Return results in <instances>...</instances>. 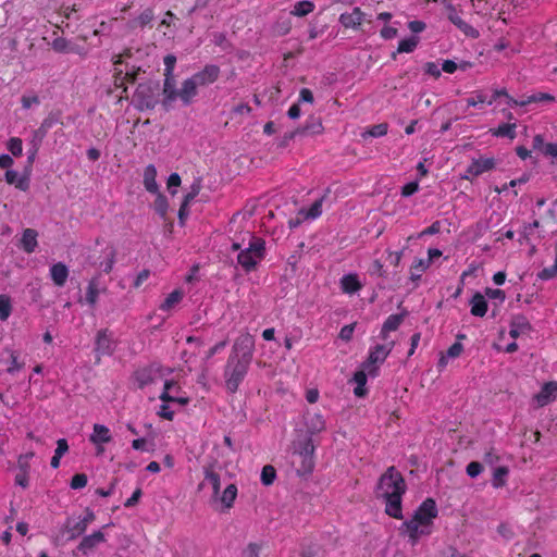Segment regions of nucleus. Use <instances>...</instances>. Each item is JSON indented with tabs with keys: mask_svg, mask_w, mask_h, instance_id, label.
I'll return each instance as SVG.
<instances>
[{
	"mask_svg": "<svg viewBox=\"0 0 557 557\" xmlns=\"http://www.w3.org/2000/svg\"><path fill=\"white\" fill-rule=\"evenodd\" d=\"M220 67L215 64H207L201 71L186 78L180 89H176V99H180L183 106H190L198 95V87H205L213 84L220 76Z\"/></svg>",
	"mask_w": 557,
	"mask_h": 557,
	"instance_id": "nucleus-1",
	"label": "nucleus"
},
{
	"mask_svg": "<svg viewBox=\"0 0 557 557\" xmlns=\"http://www.w3.org/2000/svg\"><path fill=\"white\" fill-rule=\"evenodd\" d=\"M251 363L240 361L234 357H228L224 367L223 376L225 379V387L228 393L235 394L240 383L246 377Z\"/></svg>",
	"mask_w": 557,
	"mask_h": 557,
	"instance_id": "nucleus-2",
	"label": "nucleus"
},
{
	"mask_svg": "<svg viewBox=\"0 0 557 557\" xmlns=\"http://www.w3.org/2000/svg\"><path fill=\"white\" fill-rule=\"evenodd\" d=\"M133 102L140 111L152 110L159 102V83L150 81L138 84Z\"/></svg>",
	"mask_w": 557,
	"mask_h": 557,
	"instance_id": "nucleus-3",
	"label": "nucleus"
},
{
	"mask_svg": "<svg viewBox=\"0 0 557 557\" xmlns=\"http://www.w3.org/2000/svg\"><path fill=\"white\" fill-rule=\"evenodd\" d=\"M314 444L311 437L301 443V449L293 455V466L298 475L304 476L313 471L314 468Z\"/></svg>",
	"mask_w": 557,
	"mask_h": 557,
	"instance_id": "nucleus-4",
	"label": "nucleus"
},
{
	"mask_svg": "<svg viewBox=\"0 0 557 557\" xmlns=\"http://www.w3.org/2000/svg\"><path fill=\"white\" fill-rule=\"evenodd\" d=\"M164 63V82H163V100L162 106L165 110H170L172 103L176 100V83L174 78V67L176 64V57L174 54H166L163 59Z\"/></svg>",
	"mask_w": 557,
	"mask_h": 557,
	"instance_id": "nucleus-5",
	"label": "nucleus"
},
{
	"mask_svg": "<svg viewBox=\"0 0 557 557\" xmlns=\"http://www.w3.org/2000/svg\"><path fill=\"white\" fill-rule=\"evenodd\" d=\"M406 488L404 476L394 466L388 467L377 482V491L381 492V497H386V494L394 492L405 493Z\"/></svg>",
	"mask_w": 557,
	"mask_h": 557,
	"instance_id": "nucleus-6",
	"label": "nucleus"
},
{
	"mask_svg": "<svg viewBox=\"0 0 557 557\" xmlns=\"http://www.w3.org/2000/svg\"><path fill=\"white\" fill-rule=\"evenodd\" d=\"M393 346V342L389 344H377L370 350L367 360L362 363V368L367 370L370 376L377 375V366L385 361Z\"/></svg>",
	"mask_w": 557,
	"mask_h": 557,
	"instance_id": "nucleus-7",
	"label": "nucleus"
},
{
	"mask_svg": "<svg viewBox=\"0 0 557 557\" xmlns=\"http://www.w3.org/2000/svg\"><path fill=\"white\" fill-rule=\"evenodd\" d=\"M255 351V339L249 333L240 334L234 342L228 357L251 363Z\"/></svg>",
	"mask_w": 557,
	"mask_h": 557,
	"instance_id": "nucleus-8",
	"label": "nucleus"
},
{
	"mask_svg": "<svg viewBox=\"0 0 557 557\" xmlns=\"http://www.w3.org/2000/svg\"><path fill=\"white\" fill-rule=\"evenodd\" d=\"M438 510L436 503L433 498H426L421 505L414 510L412 519L421 524L431 529L433 520L437 517Z\"/></svg>",
	"mask_w": 557,
	"mask_h": 557,
	"instance_id": "nucleus-9",
	"label": "nucleus"
},
{
	"mask_svg": "<svg viewBox=\"0 0 557 557\" xmlns=\"http://www.w3.org/2000/svg\"><path fill=\"white\" fill-rule=\"evenodd\" d=\"M161 376L162 367L157 362H152L148 366L137 369L133 374V377L137 383L138 388L140 389L154 383L156 380H158Z\"/></svg>",
	"mask_w": 557,
	"mask_h": 557,
	"instance_id": "nucleus-10",
	"label": "nucleus"
},
{
	"mask_svg": "<svg viewBox=\"0 0 557 557\" xmlns=\"http://www.w3.org/2000/svg\"><path fill=\"white\" fill-rule=\"evenodd\" d=\"M443 5L446 10L447 18L459 29L461 30L466 36L470 38H478L480 36V33L478 29L472 27L470 24L466 23L459 15V11L457 8L451 3L450 0H443Z\"/></svg>",
	"mask_w": 557,
	"mask_h": 557,
	"instance_id": "nucleus-11",
	"label": "nucleus"
},
{
	"mask_svg": "<svg viewBox=\"0 0 557 557\" xmlns=\"http://www.w3.org/2000/svg\"><path fill=\"white\" fill-rule=\"evenodd\" d=\"M115 345L112 339V333L108 329L98 331L95 341V352L97 354V362L101 356H111L114 352Z\"/></svg>",
	"mask_w": 557,
	"mask_h": 557,
	"instance_id": "nucleus-12",
	"label": "nucleus"
},
{
	"mask_svg": "<svg viewBox=\"0 0 557 557\" xmlns=\"http://www.w3.org/2000/svg\"><path fill=\"white\" fill-rule=\"evenodd\" d=\"M400 534L407 535L411 545H416L421 536L430 535L431 529L421 527L420 523L412 518L403 522L399 528Z\"/></svg>",
	"mask_w": 557,
	"mask_h": 557,
	"instance_id": "nucleus-13",
	"label": "nucleus"
},
{
	"mask_svg": "<svg viewBox=\"0 0 557 557\" xmlns=\"http://www.w3.org/2000/svg\"><path fill=\"white\" fill-rule=\"evenodd\" d=\"M405 493L394 492L383 497L385 500V512L392 518L403 519L401 498Z\"/></svg>",
	"mask_w": 557,
	"mask_h": 557,
	"instance_id": "nucleus-14",
	"label": "nucleus"
},
{
	"mask_svg": "<svg viewBox=\"0 0 557 557\" xmlns=\"http://www.w3.org/2000/svg\"><path fill=\"white\" fill-rule=\"evenodd\" d=\"M106 541L104 533L99 531H95L90 535H86L82 539L81 543L77 546V550L83 555H88L92 552L99 544Z\"/></svg>",
	"mask_w": 557,
	"mask_h": 557,
	"instance_id": "nucleus-15",
	"label": "nucleus"
},
{
	"mask_svg": "<svg viewBox=\"0 0 557 557\" xmlns=\"http://www.w3.org/2000/svg\"><path fill=\"white\" fill-rule=\"evenodd\" d=\"M29 176L30 170L27 169H24V173L21 176H18V173L14 170H7L4 174L5 182L10 185H14L22 191H26L29 188Z\"/></svg>",
	"mask_w": 557,
	"mask_h": 557,
	"instance_id": "nucleus-16",
	"label": "nucleus"
},
{
	"mask_svg": "<svg viewBox=\"0 0 557 557\" xmlns=\"http://www.w3.org/2000/svg\"><path fill=\"white\" fill-rule=\"evenodd\" d=\"M557 395V382H546L541 391L535 395V400L540 406H545L553 401Z\"/></svg>",
	"mask_w": 557,
	"mask_h": 557,
	"instance_id": "nucleus-17",
	"label": "nucleus"
},
{
	"mask_svg": "<svg viewBox=\"0 0 557 557\" xmlns=\"http://www.w3.org/2000/svg\"><path fill=\"white\" fill-rule=\"evenodd\" d=\"M407 315L408 311L406 309H404L400 313L388 315L382 325L381 337L386 339L387 333L396 331Z\"/></svg>",
	"mask_w": 557,
	"mask_h": 557,
	"instance_id": "nucleus-18",
	"label": "nucleus"
},
{
	"mask_svg": "<svg viewBox=\"0 0 557 557\" xmlns=\"http://www.w3.org/2000/svg\"><path fill=\"white\" fill-rule=\"evenodd\" d=\"M531 330L532 326L524 315L517 314L512 317L509 331V335L512 338H517L520 334H524L527 332H530Z\"/></svg>",
	"mask_w": 557,
	"mask_h": 557,
	"instance_id": "nucleus-19",
	"label": "nucleus"
},
{
	"mask_svg": "<svg viewBox=\"0 0 557 557\" xmlns=\"http://www.w3.org/2000/svg\"><path fill=\"white\" fill-rule=\"evenodd\" d=\"M364 13L360 8H355L351 13H343L339 16L341 24L346 28H358L363 20Z\"/></svg>",
	"mask_w": 557,
	"mask_h": 557,
	"instance_id": "nucleus-20",
	"label": "nucleus"
},
{
	"mask_svg": "<svg viewBox=\"0 0 557 557\" xmlns=\"http://www.w3.org/2000/svg\"><path fill=\"white\" fill-rule=\"evenodd\" d=\"M50 275L54 285L62 287L66 283L69 269L64 263L58 262L50 268Z\"/></svg>",
	"mask_w": 557,
	"mask_h": 557,
	"instance_id": "nucleus-21",
	"label": "nucleus"
},
{
	"mask_svg": "<svg viewBox=\"0 0 557 557\" xmlns=\"http://www.w3.org/2000/svg\"><path fill=\"white\" fill-rule=\"evenodd\" d=\"M262 259L257 258L255 253H251L246 248L240 250L237 256V262L246 272L253 271L259 261Z\"/></svg>",
	"mask_w": 557,
	"mask_h": 557,
	"instance_id": "nucleus-22",
	"label": "nucleus"
},
{
	"mask_svg": "<svg viewBox=\"0 0 557 557\" xmlns=\"http://www.w3.org/2000/svg\"><path fill=\"white\" fill-rule=\"evenodd\" d=\"M470 306H471V314L474 315V317H484L487 312V301L485 299V297L476 292L471 300H470Z\"/></svg>",
	"mask_w": 557,
	"mask_h": 557,
	"instance_id": "nucleus-23",
	"label": "nucleus"
},
{
	"mask_svg": "<svg viewBox=\"0 0 557 557\" xmlns=\"http://www.w3.org/2000/svg\"><path fill=\"white\" fill-rule=\"evenodd\" d=\"M306 426L308 433L314 435L325 429V421L320 413H308L306 417Z\"/></svg>",
	"mask_w": 557,
	"mask_h": 557,
	"instance_id": "nucleus-24",
	"label": "nucleus"
},
{
	"mask_svg": "<svg viewBox=\"0 0 557 557\" xmlns=\"http://www.w3.org/2000/svg\"><path fill=\"white\" fill-rule=\"evenodd\" d=\"M157 169L153 164H148L144 170V186L149 193H158L159 185L156 181Z\"/></svg>",
	"mask_w": 557,
	"mask_h": 557,
	"instance_id": "nucleus-25",
	"label": "nucleus"
},
{
	"mask_svg": "<svg viewBox=\"0 0 557 557\" xmlns=\"http://www.w3.org/2000/svg\"><path fill=\"white\" fill-rule=\"evenodd\" d=\"M38 233L34 228H25L22 235L21 245L25 252L32 253L35 251L38 243H37Z\"/></svg>",
	"mask_w": 557,
	"mask_h": 557,
	"instance_id": "nucleus-26",
	"label": "nucleus"
},
{
	"mask_svg": "<svg viewBox=\"0 0 557 557\" xmlns=\"http://www.w3.org/2000/svg\"><path fill=\"white\" fill-rule=\"evenodd\" d=\"M65 530L70 534V540H74L85 533L87 525L79 518H67L65 522Z\"/></svg>",
	"mask_w": 557,
	"mask_h": 557,
	"instance_id": "nucleus-27",
	"label": "nucleus"
},
{
	"mask_svg": "<svg viewBox=\"0 0 557 557\" xmlns=\"http://www.w3.org/2000/svg\"><path fill=\"white\" fill-rule=\"evenodd\" d=\"M322 131L323 125L321 119L314 116H311L309 120H307L302 127L297 128L299 136L317 135L322 133Z\"/></svg>",
	"mask_w": 557,
	"mask_h": 557,
	"instance_id": "nucleus-28",
	"label": "nucleus"
},
{
	"mask_svg": "<svg viewBox=\"0 0 557 557\" xmlns=\"http://www.w3.org/2000/svg\"><path fill=\"white\" fill-rule=\"evenodd\" d=\"M154 18V13L151 8L145 9L137 17L128 22V26L132 29L144 28L149 25Z\"/></svg>",
	"mask_w": 557,
	"mask_h": 557,
	"instance_id": "nucleus-29",
	"label": "nucleus"
},
{
	"mask_svg": "<svg viewBox=\"0 0 557 557\" xmlns=\"http://www.w3.org/2000/svg\"><path fill=\"white\" fill-rule=\"evenodd\" d=\"M110 430L103 424H95L89 441L94 444L109 443L111 441Z\"/></svg>",
	"mask_w": 557,
	"mask_h": 557,
	"instance_id": "nucleus-30",
	"label": "nucleus"
},
{
	"mask_svg": "<svg viewBox=\"0 0 557 557\" xmlns=\"http://www.w3.org/2000/svg\"><path fill=\"white\" fill-rule=\"evenodd\" d=\"M205 472V481L200 484V487L203 485L205 482H208L213 490V495L218 496L220 493L221 482H220V475L213 470L212 466H208L203 468Z\"/></svg>",
	"mask_w": 557,
	"mask_h": 557,
	"instance_id": "nucleus-31",
	"label": "nucleus"
},
{
	"mask_svg": "<svg viewBox=\"0 0 557 557\" xmlns=\"http://www.w3.org/2000/svg\"><path fill=\"white\" fill-rule=\"evenodd\" d=\"M472 173L474 175H481L484 172H487L495 166V160L494 158H480V159H473L472 162Z\"/></svg>",
	"mask_w": 557,
	"mask_h": 557,
	"instance_id": "nucleus-32",
	"label": "nucleus"
},
{
	"mask_svg": "<svg viewBox=\"0 0 557 557\" xmlns=\"http://www.w3.org/2000/svg\"><path fill=\"white\" fill-rule=\"evenodd\" d=\"M341 286L343 292L347 294H354L361 288V284L355 274L344 275L341 280Z\"/></svg>",
	"mask_w": 557,
	"mask_h": 557,
	"instance_id": "nucleus-33",
	"label": "nucleus"
},
{
	"mask_svg": "<svg viewBox=\"0 0 557 557\" xmlns=\"http://www.w3.org/2000/svg\"><path fill=\"white\" fill-rule=\"evenodd\" d=\"M367 375L368 372L362 368V370L357 371L354 374V382L357 384V386L354 389V394L357 397H364L367 395V388L364 387L367 384Z\"/></svg>",
	"mask_w": 557,
	"mask_h": 557,
	"instance_id": "nucleus-34",
	"label": "nucleus"
},
{
	"mask_svg": "<svg viewBox=\"0 0 557 557\" xmlns=\"http://www.w3.org/2000/svg\"><path fill=\"white\" fill-rule=\"evenodd\" d=\"M509 469L506 466L497 467L493 471L492 485L499 488L506 485Z\"/></svg>",
	"mask_w": 557,
	"mask_h": 557,
	"instance_id": "nucleus-35",
	"label": "nucleus"
},
{
	"mask_svg": "<svg viewBox=\"0 0 557 557\" xmlns=\"http://www.w3.org/2000/svg\"><path fill=\"white\" fill-rule=\"evenodd\" d=\"M184 293L181 289H175L168 295L164 301L160 305V310L169 311L175 305H177L183 299Z\"/></svg>",
	"mask_w": 557,
	"mask_h": 557,
	"instance_id": "nucleus-36",
	"label": "nucleus"
},
{
	"mask_svg": "<svg viewBox=\"0 0 557 557\" xmlns=\"http://www.w3.org/2000/svg\"><path fill=\"white\" fill-rule=\"evenodd\" d=\"M246 249L255 253L257 258L263 259L265 256V242L260 237H252Z\"/></svg>",
	"mask_w": 557,
	"mask_h": 557,
	"instance_id": "nucleus-37",
	"label": "nucleus"
},
{
	"mask_svg": "<svg viewBox=\"0 0 557 557\" xmlns=\"http://www.w3.org/2000/svg\"><path fill=\"white\" fill-rule=\"evenodd\" d=\"M99 295V280L98 276L92 277L87 286L86 301L90 306H95Z\"/></svg>",
	"mask_w": 557,
	"mask_h": 557,
	"instance_id": "nucleus-38",
	"label": "nucleus"
},
{
	"mask_svg": "<svg viewBox=\"0 0 557 557\" xmlns=\"http://www.w3.org/2000/svg\"><path fill=\"white\" fill-rule=\"evenodd\" d=\"M418 44H419V39L416 36H411L409 38L403 39L398 44L397 53H404V52L410 53L416 49ZM392 57H393V59H395L396 52H394L392 54Z\"/></svg>",
	"mask_w": 557,
	"mask_h": 557,
	"instance_id": "nucleus-39",
	"label": "nucleus"
},
{
	"mask_svg": "<svg viewBox=\"0 0 557 557\" xmlns=\"http://www.w3.org/2000/svg\"><path fill=\"white\" fill-rule=\"evenodd\" d=\"M236 496H237V486L235 484H230L223 491V494L220 499H221L222 504L224 505V507L230 509L233 507Z\"/></svg>",
	"mask_w": 557,
	"mask_h": 557,
	"instance_id": "nucleus-40",
	"label": "nucleus"
},
{
	"mask_svg": "<svg viewBox=\"0 0 557 557\" xmlns=\"http://www.w3.org/2000/svg\"><path fill=\"white\" fill-rule=\"evenodd\" d=\"M430 267V259H418L410 269V278L418 281L421 278L422 273Z\"/></svg>",
	"mask_w": 557,
	"mask_h": 557,
	"instance_id": "nucleus-41",
	"label": "nucleus"
},
{
	"mask_svg": "<svg viewBox=\"0 0 557 557\" xmlns=\"http://www.w3.org/2000/svg\"><path fill=\"white\" fill-rule=\"evenodd\" d=\"M492 134L496 137H507L509 139H513L516 137V124H500L497 128L492 129Z\"/></svg>",
	"mask_w": 557,
	"mask_h": 557,
	"instance_id": "nucleus-42",
	"label": "nucleus"
},
{
	"mask_svg": "<svg viewBox=\"0 0 557 557\" xmlns=\"http://www.w3.org/2000/svg\"><path fill=\"white\" fill-rule=\"evenodd\" d=\"M314 10V4L311 1H298L295 3L294 9L292 10V14L295 16H306Z\"/></svg>",
	"mask_w": 557,
	"mask_h": 557,
	"instance_id": "nucleus-43",
	"label": "nucleus"
},
{
	"mask_svg": "<svg viewBox=\"0 0 557 557\" xmlns=\"http://www.w3.org/2000/svg\"><path fill=\"white\" fill-rule=\"evenodd\" d=\"M157 195L156 197V200H154V203H153V208H154V211L162 218L164 219L165 215H166V212H168V208H169V203H168V199L166 197L161 194L160 191L158 193H154Z\"/></svg>",
	"mask_w": 557,
	"mask_h": 557,
	"instance_id": "nucleus-44",
	"label": "nucleus"
},
{
	"mask_svg": "<svg viewBox=\"0 0 557 557\" xmlns=\"http://www.w3.org/2000/svg\"><path fill=\"white\" fill-rule=\"evenodd\" d=\"M276 478V470L273 466L267 465L262 468L261 471V483L265 486H270L273 484Z\"/></svg>",
	"mask_w": 557,
	"mask_h": 557,
	"instance_id": "nucleus-45",
	"label": "nucleus"
},
{
	"mask_svg": "<svg viewBox=\"0 0 557 557\" xmlns=\"http://www.w3.org/2000/svg\"><path fill=\"white\" fill-rule=\"evenodd\" d=\"M506 97L507 98V102L509 106H524L527 104V102L524 101H521V102H518L517 100L512 99L506 91V89H497L494 91L492 98L487 101L488 104H492L494 101H496L499 97Z\"/></svg>",
	"mask_w": 557,
	"mask_h": 557,
	"instance_id": "nucleus-46",
	"label": "nucleus"
},
{
	"mask_svg": "<svg viewBox=\"0 0 557 557\" xmlns=\"http://www.w3.org/2000/svg\"><path fill=\"white\" fill-rule=\"evenodd\" d=\"M11 299L8 295H0V319L7 320L11 314Z\"/></svg>",
	"mask_w": 557,
	"mask_h": 557,
	"instance_id": "nucleus-47",
	"label": "nucleus"
},
{
	"mask_svg": "<svg viewBox=\"0 0 557 557\" xmlns=\"http://www.w3.org/2000/svg\"><path fill=\"white\" fill-rule=\"evenodd\" d=\"M21 104L24 110H28L33 106L40 104V98L35 92L24 94L21 98Z\"/></svg>",
	"mask_w": 557,
	"mask_h": 557,
	"instance_id": "nucleus-48",
	"label": "nucleus"
},
{
	"mask_svg": "<svg viewBox=\"0 0 557 557\" xmlns=\"http://www.w3.org/2000/svg\"><path fill=\"white\" fill-rule=\"evenodd\" d=\"M388 125L387 123H380L371 126L367 132L363 133V137L367 135L372 137H382L387 134Z\"/></svg>",
	"mask_w": 557,
	"mask_h": 557,
	"instance_id": "nucleus-49",
	"label": "nucleus"
},
{
	"mask_svg": "<svg viewBox=\"0 0 557 557\" xmlns=\"http://www.w3.org/2000/svg\"><path fill=\"white\" fill-rule=\"evenodd\" d=\"M8 150L14 156L20 157L23 152V143L22 139L18 137H12L8 141Z\"/></svg>",
	"mask_w": 557,
	"mask_h": 557,
	"instance_id": "nucleus-50",
	"label": "nucleus"
},
{
	"mask_svg": "<svg viewBox=\"0 0 557 557\" xmlns=\"http://www.w3.org/2000/svg\"><path fill=\"white\" fill-rule=\"evenodd\" d=\"M325 196L317 199L309 208V210L307 211L306 213V218L308 219H317L321 215L322 213V203H323V200H324Z\"/></svg>",
	"mask_w": 557,
	"mask_h": 557,
	"instance_id": "nucleus-51",
	"label": "nucleus"
},
{
	"mask_svg": "<svg viewBox=\"0 0 557 557\" xmlns=\"http://www.w3.org/2000/svg\"><path fill=\"white\" fill-rule=\"evenodd\" d=\"M557 276V259L553 265L548 268H544L542 271L537 273V277L543 281H547Z\"/></svg>",
	"mask_w": 557,
	"mask_h": 557,
	"instance_id": "nucleus-52",
	"label": "nucleus"
},
{
	"mask_svg": "<svg viewBox=\"0 0 557 557\" xmlns=\"http://www.w3.org/2000/svg\"><path fill=\"white\" fill-rule=\"evenodd\" d=\"M60 122L59 113L50 112L41 122L40 128L45 129V132H49V129L57 123Z\"/></svg>",
	"mask_w": 557,
	"mask_h": 557,
	"instance_id": "nucleus-53",
	"label": "nucleus"
},
{
	"mask_svg": "<svg viewBox=\"0 0 557 557\" xmlns=\"http://www.w3.org/2000/svg\"><path fill=\"white\" fill-rule=\"evenodd\" d=\"M52 48L57 52H71L74 51L73 48L70 47L69 41L63 37H58L52 41Z\"/></svg>",
	"mask_w": 557,
	"mask_h": 557,
	"instance_id": "nucleus-54",
	"label": "nucleus"
},
{
	"mask_svg": "<svg viewBox=\"0 0 557 557\" xmlns=\"http://www.w3.org/2000/svg\"><path fill=\"white\" fill-rule=\"evenodd\" d=\"M47 132L45 129L38 127L37 129L33 131L32 139L29 141L30 146H34L35 148H40L45 137L47 136Z\"/></svg>",
	"mask_w": 557,
	"mask_h": 557,
	"instance_id": "nucleus-55",
	"label": "nucleus"
},
{
	"mask_svg": "<svg viewBox=\"0 0 557 557\" xmlns=\"http://www.w3.org/2000/svg\"><path fill=\"white\" fill-rule=\"evenodd\" d=\"M88 478L85 473H77L72 476L70 486L73 490H79L87 485Z\"/></svg>",
	"mask_w": 557,
	"mask_h": 557,
	"instance_id": "nucleus-56",
	"label": "nucleus"
},
{
	"mask_svg": "<svg viewBox=\"0 0 557 557\" xmlns=\"http://www.w3.org/2000/svg\"><path fill=\"white\" fill-rule=\"evenodd\" d=\"M483 471V465L479 461H471L467 465L466 472L470 478H476Z\"/></svg>",
	"mask_w": 557,
	"mask_h": 557,
	"instance_id": "nucleus-57",
	"label": "nucleus"
},
{
	"mask_svg": "<svg viewBox=\"0 0 557 557\" xmlns=\"http://www.w3.org/2000/svg\"><path fill=\"white\" fill-rule=\"evenodd\" d=\"M182 183L181 176L177 173H172L168 178V188L171 195H175L177 191L173 187H178Z\"/></svg>",
	"mask_w": 557,
	"mask_h": 557,
	"instance_id": "nucleus-58",
	"label": "nucleus"
},
{
	"mask_svg": "<svg viewBox=\"0 0 557 557\" xmlns=\"http://www.w3.org/2000/svg\"><path fill=\"white\" fill-rule=\"evenodd\" d=\"M419 190V183L417 181L410 182L403 186L401 188V196L403 197H410L413 194H416Z\"/></svg>",
	"mask_w": 557,
	"mask_h": 557,
	"instance_id": "nucleus-59",
	"label": "nucleus"
},
{
	"mask_svg": "<svg viewBox=\"0 0 557 557\" xmlns=\"http://www.w3.org/2000/svg\"><path fill=\"white\" fill-rule=\"evenodd\" d=\"M545 157L553 158V164L557 165V144L555 143H547L545 146V150L543 152Z\"/></svg>",
	"mask_w": 557,
	"mask_h": 557,
	"instance_id": "nucleus-60",
	"label": "nucleus"
},
{
	"mask_svg": "<svg viewBox=\"0 0 557 557\" xmlns=\"http://www.w3.org/2000/svg\"><path fill=\"white\" fill-rule=\"evenodd\" d=\"M485 295L491 299H498L500 302H503L506 298L505 292L502 289H494L491 287L485 288Z\"/></svg>",
	"mask_w": 557,
	"mask_h": 557,
	"instance_id": "nucleus-61",
	"label": "nucleus"
},
{
	"mask_svg": "<svg viewBox=\"0 0 557 557\" xmlns=\"http://www.w3.org/2000/svg\"><path fill=\"white\" fill-rule=\"evenodd\" d=\"M296 136H299L297 128L295 131L285 133L284 136L277 143V147L281 149L286 148L289 141L293 140Z\"/></svg>",
	"mask_w": 557,
	"mask_h": 557,
	"instance_id": "nucleus-62",
	"label": "nucleus"
},
{
	"mask_svg": "<svg viewBox=\"0 0 557 557\" xmlns=\"http://www.w3.org/2000/svg\"><path fill=\"white\" fill-rule=\"evenodd\" d=\"M463 346L460 342L454 343L446 351L447 357L457 358L461 355Z\"/></svg>",
	"mask_w": 557,
	"mask_h": 557,
	"instance_id": "nucleus-63",
	"label": "nucleus"
},
{
	"mask_svg": "<svg viewBox=\"0 0 557 557\" xmlns=\"http://www.w3.org/2000/svg\"><path fill=\"white\" fill-rule=\"evenodd\" d=\"M354 330H355V324L344 325L341 329L339 338H342L343 341H346V342L350 341L352 337V334H354Z\"/></svg>",
	"mask_w": 557,
	"mask_h": 557,
	"instance_id": "nucleus-64",
	"label": "nucleus"
}]
</instances>
